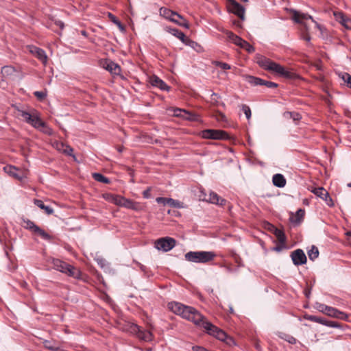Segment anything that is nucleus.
<instances>
[{
  "label": "nucleus",
  "mask_w": 351,
  "mask_h": 351,
  "mask_svg": "<svg viewBox=\"0 0 351 351\" xmlns=\"http://www.w3.org/2000/svg\"><path fill=\"white\" fill-rule=\"evenodd\" d=\"M168 308L175 314L182 318L192 322L196 326L202 327L205 331L219 341L225 342L231 346L235 344L232 337L228 336L223 330L208 322L197 309L192 306H186L177 302H171Z\"/></svg>",
  "instance_id": "f257e3e1"
},
{
  "label": "nucleus",
  "mask_w": 351,
  "mask_h": 351,
  "mask_svg": "<svg viewBox=\"0 0 351 351\" xmlns=\"http://www.w3.org/2000/svg\"><path fill=\"white\" fill-rule=\"evenodd\" d=\"M168 308L175 314L182 318L192 322L196 326L202 327L205 331L219 341L225 342L231 346L235 344L232 337L228 336L223 330L208 322L197 309L192 306H186L177 302H171Z\"/></svg>",
  "instance_id": "f03ea898"
},
{
  "label": "nucleus",
  "mask_w": 351,
  "mask_h": 351,
  "mask_svg": "<svg viewBox=\"0 0 351 351\" xmlns=\"http://www.w3.org/2000/svg\"><path fill=\"white\" fill-rule=\"evenodd\" d=\"M256 62L262 69L266 71L287 78L291 77V72L286 70L284 66L265 56L257 55Z\"/></svg>",
  "instance_id": "7ed1b4c3"
},
{
  "label": "nucleus",
  "mask_w": 351,
  "mask_h": 351,
  "mask_svg": "<svg viewBox=\"0 0 351 351\" xmlns=\"http://www.w3.org/2000/svg\"><path fill=\"white\" fill-rule=\"evenodd\" d=\"M159 13L161 16L177 24L178 25L189 29V24L188 21L178 13L166 8H160Z\"/></svg>",
  "instance_id": "20e7f679"
},
{
  "label": "nucleus",
  "mask_w": 351,
  "mask_h": 351,
  "mask_svg": "<svg viewBox=\"0 0 351 351\" xmlns=\"http://www.w3.org/2000/svg\"><path fill=\"white\" fill-rule=\"evenodd\" d=\"M216 254L213 252L197 251L189 252L185 254V258L191 262L206 263L214 259Z\"/></svg>",
  "instance_id": "39448f33"
},
{
  "label": "nucleus",
  "mask_w": 351,
  "mask_h": 351,
  "mask_svg": "<svg viewBox=\"0 0 351 351\" xmlns=\"http://www.w3.org/2000/svg\"><path fill=\"white\" fill-rule=\"evenodd\" d=\"M51 263L53 268L57 271L76 278L80 276V271L76 268L60 259L53 258Z\"/></svg>",
  "instance_id": "423d86ee"
},
{
  "label": "nucleus",
  "mask_w": 351,
  "mask_h": 351,
  "mask_svg": "<svg viewBox=\"0 0 351 351\" xmlns=\"http://www.w3.org/2000/svg\"><path fill=\"white\" fill-rule=\"evenodd\" d=\"M289 12L292 14V20L296 23L302 25L306 31L308 30V27L304 21L307 19H311L312 22L315 23V27L321 32L322 31V25L315 21L312 16L308 14L301 13L293 9H291Z\"/></svg>",
  "instance_id": "0eeeda50"
},
{
  "label": "nucleus",
  "mask_w": 351,
  "mask_h": 351,
  "mask_svg": "<svg viewBox=\"0 0 351 351\" xmlns=\"http://www.w3.org/2000/svg\"><path fill=\"white\" fill-rule=\"evenodd\" d=\"M201 136L203 138L215 140H225L229 138L228 134L222 130H204L201 132Z\"/></svg>",
  "instance_id": "6e6552de"
},
{
  "label": "nucleus",
  "mask_w": 351,
  "mask_h": 351,
  "mask_svg": "<svg viewBox=\"0 0 351 351\" xmlns=\"http://www.w3.org/2000/svg\"><path fill=\"white\" fill-rule=\"evenodd\" d=\"M29 125L47 135H52L53 134L52 129L49 127L45 122L42 121L38 112H36L35 115L33 117Z\"/></svg>",
  "instance_id": "1a4fd4ad"
},
{
  "label": "nucleus",
  "mask_w": 351,
  "mask_h": 351,
  "mask_svg": "<svg viewBox=\"0 0 351 351\" xmlns=\"http://www.w3.org/2000/svg\"><path fill=\"white\" fill-rule=\"evenodd\" d=\"M176 245V240L171 237H163L155 242V247L158 250L169 252Z\"/></svg>",
  "instance_id": "9d476101"
},
{
  "label": "nucleus",
  "mask_w": 351,
  "mask_h": 351,
  "mask_svg": "<svg viewBox=\"0 0 351 351\" xmlns=\"http://www.w3.org/2000/svg\"><path fill=\"white\" fill-rule=\"evenodd\" d=\"M229 12L239 16L241 20L245 19V8L235 0H228Z\"/></svg>",
  "instance_id": "9b49d317"
},
{
  "label": "nucleus",
  "mask_w": 351,
  "mask_h": 351,
  "mask_svg": "<svg viewBox=\"0 0 351 351\" xmlns=\"http://www.w3.org/2000/svg\"><path fill=\"white\" fill-rule=\"evenodd\" d=\"M311 192L323 199L329 207L334 206V202L328 192L323 187L314 188Z\"/></svg>",
  "instance_id": "f8f14e48"
},
{
  "label": "nucleus",
  "mask_w": 351,
  "mask_h": 351,
  "mask_svg": "<svg viewBox=\"0 0 351 351\" xmlns=\"http://www.w3.org/2000/svg\"><path fill=\"white\" fill-rule=\"evenodd\" d=\"M156 201L158 204H162L163 205L167 204L173 208H185L186 207V205L183 202H182L179 200L172 199V198L160 197H157L156 199Z\"/></svg>",
  "instance_id": "ddd939ff"
},
{
  "label": "nucleus",
  "mask_w": 351,
  "mask_h": 351,
  "mask_svg": "<svg viewBox=\"0 0 351 351\" xmlns=\"http://www.w3.org/2000/svg\"><path fill=\"white\" fill-rule=\"evenodd\" d=\"M291 257L295 265H302L306 263V256L304 251L298 249L291 252Z\"/></svg>",
  "instance_id": "4468645a"
},
{
  "label": "nucleus",
  "mask_w": 351,
  "mask_h": 351,
  "mask_svg": "<svg viewBox=\"0 0 351 351\" xmlns=\"http://www.w3.org/2000/svg\"><path fill=\"white\" fill-rule=\"evenodd\" d=\"M169 32L176 38L180 39L183 43H185L186 45H188L193 47H194V45H197V43L195 42L192 41L189 38H186L185 34L178 29H170Z\"/></svg>",
  "instance_id": "2eb2a0df"
},
{
  "label": "nucleus",
  "mask_w": 351,
  "mask_h": 351,
  "mask_svg": "<svg viewBox=\"0 0 351 351\" xmlns=\"http://www.w3.org/2000/svg\"><path fill=\"white\" fill-rule=\"evenodd\" d=\"M177 111L183 112V114H176L177 117H182L183 119L191 121L202 122V119L197 114L192 113L186 110H182L180 108H178Z\"/></svg>",
  "instance_id": "dca6fc26"
},
{
  "label": "nucleus",
  "mask_w": 351,
  "mask_h": 351,
  "mask_svg": "<svg viewBox=\"0 0 351 351\" xmlns=\"http://www.w3.org/2000/svg\"><path fill=\"white\" fill-rule=\"evenodd\" d=\"M149 83L161 90L169 91L170 90V86L156 75H153L149 78Z\"/></svg>",
  "instance_id": "f3484780"
},
{
  "label": "nucleus",
  "mask_w": 351,
  "mask_h": 351,
  "mask_svg": "<svg viewBox=\"0 0 351 351\" xmlns=\"http://www.w3.org/2000/svg\"><path fill=\"white\" fill-rule=\"evenodd\" d=\"M29 51L38 59H39L44 64H47V56L43 49L35 46H30Z\"/></svg>",
  "instance_id": "a211bd4d"
},
{
  "label": "nucleus",
  "mask_w": 351,
  "mask_h": 351,
  "mask_svg": "<svg viewBox=\"0 0 351 351\" xmlns=\"http://www.w3.org/2000/svg\"><path fill=\"white\" fill-rule=\"evenodd\" d=\"M326 315L343 320H347L348 319V315L346 313L329 306L326 310Z\"/></svg>",
  "instance_id": "6ab92c4d"
},
{
  "label": "nucleus",
  "mask_w": 351,
  "mask_h": 351,
  "mask_svg": "<svg viewBox=\"0 0 351 351\" xmlns=\"http://www.w3.org/2000/svg\"><path fill=\"white\" fill-rule=\"evenodd\" d=\"M134 328L136 329V335L139 339L147 342L153 340V335L150 331L142 330L137 326H135Z\"/></svg>",
  "instance_id": "aec40b11"
},
{
  "label": "nucleus",
  "mask_w": 351,
  "mask_h": 351,
  "mask_svg": "<svg viewBox=\"0 0 351 351\" xmlns=\"http://www.w3.org/2000/svg\"><path fill=\"white\" fill-rule=\"evenodd\" d=\"M53 147L59 152H62L68 156H72L73 149V148L68 145L64 144L62 142L60 141H55L53 144Z\"/></svg>",
  "instance_id": "412c9836"
},
{
  "label": "nucleus",
  "mask_w": 351,
  "mask_h": 351,
  "mask_svg": "<svg viewBox=\"0 0 351 351\" xmlns=\"http://www.w3.org/2000/svg\"><path fill=\"white\" fill-rule=\"evenodd\" d=\"M334 16L337 21H339L346 29H351V19L346 16L342 12H334Z\"/></svg>",
  "instance_id": "4be33fe9"
},
{
  "label": "nucleus",
  "mask_w": 351,
  "mask_h": 351,
  "mask_svg": "<svg viewBox=\"0 0 351 351\" xmlns=\"http://www.w3.org/2000/svg\"><path fill=\"white\" fill-rule=\"evenodd\" d=\"M128 209H132L134 210H141L142 209V206L140 203L134 202L130 199L124 198L123 202L122 204V206Z\"/></svg>",
  "instance_id": "5701e85b"
},
{
  "label": "nucleus",
  "mask_w": 351,
  "mask_h": 351,
  "mask_svg": "<svg viewBox=\"0 0 351 351\" xmlns=\"http://www.w3.org/2000/svg\"><path fill=\"white\" fill-rule=\"evenodd\" d=\"M272 182L274 186L278 188H283L287 183L285 176L281 173H276L273 176Z\"/></svg>",
  "instance_id": "b1692460"
},
{
  "label": "nucleus",
  "mask_w": 351,
  "mask_h": 351,
  "mask_svg": "<svg viewBox=\"0 0 351 351\" xmlns=\"http://www.w3.org/2000/svg\"><path fill=\"white\" fill-rule=\"evenodd\" d=\"M104 67L112 74L118 75L121 72V67L112 61L106 62Z\"/></svg>",
  "instance_id": "393cba45"
},
{
  "label": "nucleus",
  "mask_w": 351,
  "mask_h": 351,
  "mask_svg": "<svg viewBox=\"0 0 351 351\" xmlns=\"http://www.w3.org/2000/svg\"><path fill=\"white\" fill-rule=\"evenodd\" d=\"M18 112L19 115L23 118L25 121L28 124H30L33 117L35 115L37 111L34 109H32L29 112L21 109H18Z\"/></svg>",
  "instance_id": "a878e982"
},
{
  "label": "nucleus",
  "mask_w": 351,
  "mask_h": 351,
  "mask_svg": "<svg viewBox=\"0 0 351 351\" xmlns=\"http://www.w3.org/2000/svg\"><path fill=\"white\" fill-rule=\"evenodd\" d=\"M226 34L230 40H231L236 45L239 46L241 48L245 42V40L242 39L241 37L237 36L231 32H227Z\"/></svg>",
  "instance_id": "bb28decb"
},
{
  "label": "nucleus",
  "mask_w": 351,
  "mask_h": 351,
  "mask_svg": "<svg viewBox=\"0 0 351 351\" xmlns=\"http://www.w3.org/2000/svg\"><path fill=\"white\" fill-rule=\"evenodd\" d=\"M208 201L212 204L222 206L225 204L226 200L219 197L217 193L210 192L209 194Z\"/></svg>",
  "instance_id": "cd10ccee"
},
{
  "label": "nucleus",
  "mask_w": 351,
  "mask_h": 351,
  "mask_svg": "<svg viewBox=\"0 0 351 351\" xmlns=\"http://www.w3.org/2000/svg\"><path fill=\"white\" fill-rule=\"evenodd\" d=\"M244 78L245 80L250 84L252 86H262V82H263V80L261 78L254 77L252 75H245Z\"/></svg>",
  "instance_id": "c85d7f7f"
},
{
  "label": "nucleus",
  "mask_w": 351,
  "mask_h": 351,
  "mask_svg": "<svg viewBox=\"0 0 351 351\" xmlns=\"http://www.w3.org/2000/svg\"><path fill=\"white\" fill-rule=\"evenodd\" d=\"M34 204L40 209L44 210L48 215H51L53 213V209L49 206H45L42 200L34 199Z\"/></svg>",
  "instance_id": "c756f323"
},
{
  "label": "nucleus",
  "mask_w": 351,
  "mask_h": 351,
  "mask_svg": "<svg viewBox=\"0 0 351 351\" xmlns=\"http://www.w3.org/2000/svg\"><path fill=\"white\" fill-rule=\"evenodd\" d=\"M93 178L97 182L105 183V184H109L110 182V180L103 176L102 174L99 173H93Z\"/></svg>",
  "instance_id": "7c9ffc66"
},
{
  "label": "nucleus",
  "mask_w": 351,
  "mask_h": 351,
  "mask_svg": "<svg viewBox=\"0 0 351 351\" xmlns=\"http://www.w3.org/2000/svg\"><path fill=\"white\" fill-rule=\"evenodd\" d=\"M308 255L311 261H314L319 256V250L317 247L313 245L310 250L308 252Z\"/></svg>",
  "instance_id": "2f4dec72"
},
{
  "label": "nucleus",
  "mask_w": 351,
  "mask_h": 351,
  "mask_svg": "<svg viewBox=\"0 0 351 351\" xmlns=\"http://www.w3.org/2000/svg\"><path fill=\"white\" fill-rule=\"evenodd\" d=\"M274 234L277 237L279 242H280L281 243H285L286 237L282 230L276 228L274 231Z\"/></svg>",
  "instance_id": "473e14b6"
},
{
  "label": "nucleus",
  "mask_w": 351,
  "mask_h": 351,
  "mask_svg": "<svg viewBox=\"0 0 351 351\" xmlns=\"http://www.w3.org/2000/svg\"><path fill=\"white\" fill-rule=\"evenodd\" d=\"M34 232L40 235L43 239L45 240H49L51 239V236L39 227L36 228V230Z\"/></svg>",
  "instance_id": "72a5a7b5"
},
{
  "label": "nucleus",
  "mask_w": 351,
  "mask_h": 351,
  "mask_svg": "<svg viewBox=\"0 0 351 351\" xmlns=\"http://www.w3.org/2000/svg\"><path fill=\"white\" fill-rule=\"evenodd\" d=\"M213 64L221 68L223 70H229L231 69V66L230 64L220 61H213Z\"/></svg>",
  "instance_id": "f704fd0d"
},
{
  "label": "nucleus",
  "mask_w": 351,
  "mask_h": 351,
  "mask_svg": "<svg viewBox=\"0 0 351 351\" xmlns=\"http://www.w3.org/2000/svg\"><path fill=\"white\" fill-rule=\"evenodd\" d=\"M339 76L347 84V86L351 88V75L348 73H343Z\"/></svg>",
  "instance_id": "c9c22d12"
},
{
  "label": "nucleus",
  "mask_w": 351,
  "mask_h": 351,
  "mask_svg": "<svg viewBox=\"0 0 351 351\" xmlns=\"http://www.w3.org/2000/svg\"><path fill=\"white\" fill-rule=\"evenodd\" d=\"M285 117L293 119L294 121H298L301 119V116L298 112H287L284 114Z\"/></svg>",
  "instance_id": "e433bc0d"
},
{
  "label": "nucleus",
  "mask_w": 351,
  "mask_h": 351,
  "mask_svg": "<svg viewBox=\"0 0 351 351\" xmlns=\"http://www.w3.org/2000/svg\"><path fill=\"white\" fill-rule=\"evenodd\" d=\"M14 72V69L10 66H5L1 69V73L3 75H11Z\"/></svg>",
  "instance_id": "4c0bfd02"
},
{
  "label": "nucleus",
  "mask_w": 351,
  "mask_h": 351,
  "mask_svg": "<svg viewBox=\"0 0 351 351\" xmlns=\"http://www.w3.org/2000/svg\"><path fill=\"white\" fill-rule=\"evenodd\" d=\"M25 227L27 229H29V230H32V232H34L36 230V228L38 227L33 221H32L30 220L25 221Z\"/></svg>",
  "instance_id": "58836bf2"
},
{
  "label": "nucleus",
  "mask_w": 351,
  "mask_h": 351,
  "mask_svg": "<svg viewBox=\"0 0 351 351\" xmlns=\"http://www.w3.org/2000/svg\"><path fill=\"white\" fill-rule=\"evenodd\" d=\"M102 197L103 198L108 201V202H110V203H112L114 202V197H115V195L114 194H112V193H104L102 195Z\"/></svg>",
  "instance_id": "ea45409f"
},
{
  "label": "nucleus",
  "mask_w": 351,
  "mask_h": 351,
  "mask_svg": "<svg viewBox=\"0 0 351 351\" xmlns=\"http://www.w3.org/2000/svg\"><path fill=\"white\" fill-rule=\"evenodd\" d=\"M124 198L125 197L121 195H115L113 204L117 206H122V204L123 202Z\"/></svg>",
  "instance_id": "a19ab883"
},
{
  "label": "nucleus",
  "mask_w": 351,
  "mask_h": 351,
  "mask_svg": "<svg viewBox=\"0 0 351 351\" xmlns=\"http://www.w3.org/2000/svg\"><path fill=\"white\" fill-rule=\"evenodd\" d=\"M304 210L299 209L295 213V222H300L304 216Z\"/></svg>",
  "instance_id": "79ce46f5"
},
{
  "label": "nucleus",
  "mask_w": 351,
  "mask_h": 351,
  "mask_svg": "<svg viewBox=\"0 0 351 351\" xmlns=\"http://www.w3.org/2000/svg\"><path fill=\"white\" fill-rule=\"evenodd\" d=\"M242 110L243 111L244 114H245V117L247 119H250L251 118L252 112L249 106L247 105H243L242 106Z\"/></svg>",
  "instance_id": "37998d69"
},
{
  "label": "nucleus",
  "mask_w": 351,
  "mask_h": 351,
  "mask_svg": "<svg viewBox=\"0 0 351 351\" xmlns=\"http://www.w3.org/2000/svg\"><path fill=\"white\" fill-rule=\"evenodd\" d=\"M241 48L245 49L249 53H253L255 51L254 47L247 41L245 42Z\"/></svg>",
  "instance_id": "c03bdc74"
},
{
  "label": "nucleus",
  "mask_w": 351,
  "mask_h": 351,
  "mask_svg": "<svg viewBox=\"0 0 351 351\" xmlns=\"http://www.w3.org/2000/svg\"><path fill=\"white\" fill-rule=\"evenodd\" d=\"M108 16L112 22H113L114 24L117 25L118 26L121 27V24L120 21L117 19V17L114 15H113L112 13L109 12L108 14Z\"/></svg>",
  "instance_id": "a18cd8bd"
},
{
  "label": "nucleus",
  "mask_w": 351,
  "mask_h": 351,
  "mask_svg": "<svg viewBox=\"0 0 351 351\" xmlns=\"http://www.w3.org/2000/svg\"><path fill=\"white\" fill-rule=\"evenodd\" d=\"M34 95L40 100L44 99L47 97V93L43 91H36Z\"/></svg>",
  "instance_id": "49530a36"
},
{
  "label": "nucleus",
  "mask_w": 351,
  "mask_h": 351,
  "mask_svg": "<svg viewBox=\"0 0 351 351\" xmlns=\"http://www.w3.org/2000/svg\"><path fill=\"white\" fill-rule=\"evenodd\" d=\"M220 98V96L215 93H213L212 95H211V102L212 104H215V105H217L219 101H218V99Z\"/></svg>",
  "instance_id": "de8ad7c7"
},
{
  "label": "nucleus",
  "mask_w": 351,
  "mask_h": 351,
  "mask_svg": "<svg viewBox=\"0 0 351 351\" xmlns=\"http://www.w3.org/2000/svg\"><path fill=\"white\" fill-rule=\"evenodd\" d=\"M262 85L266 86L268 88H276L278 86L277 84L269 81H265L264 80L263 82H262Z\"/></svg>",
  "instance_id": "09e8293b"
},
{
  "label": "nucleus",
  "mask_w": 351,
  "mask_h": 351,
  "mask_svg": "<svg viewBox=\"0 0 351 351\" xmlns=\"http://www.w3.org/2000/svg\"><path fill=\"white\" fill-rule=\"evenodd\" d=\"M328 307V306H327L326 304H317V309L320 312H322V313H323L324 314H326V310H327Z\"/></svg>",
  "instance_id": "8fccbe9b"
},
{
  "label": "nucleus",
  "mask_w": 351,
  "mask_h": 351,
  "mask_svg": "<svg viewBox=\"0 0 351 351\" xmlns=\"http://www.w3.org/2000/svg\"><path fill=\"white\" fill-rule=\"evenodd\" d=\"M304 319H307V320H309V321H311V322H316L317 323V322H319V317H317V316H315V315H305L304 316Z\"/></svg>",
  "instance_id": "3c124183"
},
{
  "label": "nucleus",
  "mask_w": 351,
  "mask_h": 351,
  "mask_svg": "<svg viewBox=\"0 0 351 351\" xmlns=\"http://www.w3.org/2000/svg\"><path fill=\"white\" fill-rule=\"evenodd\" d=\"M326 326L331 327V328H339V324L337 322H334V321H327Z\"/></svg>",
  "instance_id": "603ef678"
},
{
  "label": "nucleus",
  "mask_w": 351,
  "mask_h": 351,
  "mask_svg": "<svg viewBox=\"0 0 351 351\" xmlns=\"http://www.w3.org/2000/svg\"><path fill=\"white\" fill-rule=\"evenodd\" d=\"M151 188L148 187L146 190H145L143 193V197L145 199H149L151 197Z\"/></svg>",
  "instance_id": "864d4df0"
},
{
  "label": "nucleus",
  "mask_w": 351,
  "mask_h": 351,
  "mask_svg": "<svg viewBox=\"0 0 351 351\" xmlns=\"http://www.w3.org/2000/svg\"><path fill=\"white\" fill-rule=\"evenodd\" d=\"M10 173L12 174L13 176L17 178H20L16 173L14 171H16L17 170V169L14 167H12L10 166Z\"/></svg>",
  "instance_id": "5fc2aeb1"
},
{
  "label": "nucleus",
  "mask_w": 351,
  "mask_h": 351,
  "mask_svg": "<svg viewBox=\"0 0 351 351\" xmlns=\"http://www.w3.org/2000/svg\"><path fill=\"white\" fill-rule=\"evenodd\" d=\"M289 343L295 344L296 343V339L292 336H289L286 339Z\"/></svg>",
  "instance_id": "6e6d98bb"
},
{
  "label": "nucleus",
  "mask_w": 351,
  "mask_h": 351,
  "mask_svg": "<svg viewBox=\"0 0 351 351\" xmlns=\"http://www.w3.org/2000/svg\"><path fill=\"white\" fill-rule=\"evenodd\" d=\"M49 343H50V342H49V341H46L45 342V346L47 348H48L49 350H56V349L54 347L51 346V344H49Z\"/></svg>",
  "instance_id": "4d7b16f0"
},
{
  "label": "nucleus",
  "mask_w": 351,
  "mask_h": 351,
  "mask_svg": "<svg viewBox=\"0 0 351 351\" xmlns=\"http://www.w3.org/2000/svg\"><path fill=\"white\" fill-rule=\"evenodd\" d=\"M56 24L58 27H60V28L61 29H62L64 28V23H63L62 21H56Z\"/></svg>",
  "instance_id": "13d9d810"
},
{
  "label": "nucleus",
  "mask_w": 351,
  "mask_h": 351,
  "mask_svg": "<svg viewBox=\"0 0 351 351\" xmlns=\"http://www.w3.org/2000/svg\"><path fill=\"white\" fill-rule=\"evenodd\" d=\"M326 322H327V321L326 319L319 317V322H317V323L326 326Z\"/></svg>",
  "instance_id": "bf43d9fd"
},
{
  "label": "nucleus",
  "mask_w": 351,
  "mask_h": 351,
  "mask_svg": "<svg viewBox=\"0 0 351 351\" xmlns=\"http://www.w3.org/2000/svg\"><path fill=\"white\" fill-rule=\"evenodd\" d=\"M304 39L307 41V42H310L311 40V36L309 35H306L304 37Z\"/></svg>",
  "instance_id": "052dcab7"
},
{
  "label": "nucleus",
  "mask_w": 351,
  "mask_h": 351,
  "mask_svg": "<svg viewBox=\"0 0 351 351\" xmlns=\"http://www.w3.org/2000/svg\"><path fill=\"white\" fill-rule=\"evenodd\" d=\"M175 115L176 116V114H183V112H180L179 111H177V109L175 110Z\"/></svg>",
  "instance_id": "680f3d73"
},
{
  "label": "nucleus",
  "mask_w": 351,
  "mask_h": 351,
  "mask_svg": "<svg viewBox=\"0 0 351 351\" xmlns=\"http://www.w3.org/2000/svg\"><path fill=\"white\" fill-rule=\"evenodd\" d=\"M230 312L232 313L234 312L233 308L232 307L230 308Z\"/></svg>",
  "instance_id": "e2e57ef3"
},
{
  "label": "nucleus",
  "mask_w": 351,
  "mask_h": 351,
  "mask_svg": "<svg viewBox=\"0 0 351 351\" xmlns=\"http://www.w3.org/2000/svg\"><path fill=\"white\" fill-rule=\"evenodd\" d=\"M118 151H119V152H122V149H121V148H119V149H118Z\"/></svg>",
  "instance_id": "0e129e2a"
},
{
  "label": "nucleus",
  "mask_w": 351,
  "mask_h": 351,
  "mask_svg": "<svg viewBox=\"0 0 351 351\" xmlns=\"http://www.w3.org/2000/svg\"><path fill=\"white\" fill-rule=\"evenodd\" d=\"M350 186H351V183L349 184Z\"/></svg>",
  "instance_id": "69168bd1"
}]
</instances>
